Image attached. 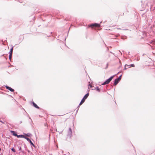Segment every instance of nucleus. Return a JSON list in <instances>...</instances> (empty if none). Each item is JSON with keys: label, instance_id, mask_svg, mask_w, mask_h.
I'll use <instances>...</instances> for the list:
<instances>
[{"label": "nucleus", "instance_id": "f257e3e1", "mask_svg": "<svg viewBox=\"0 0 155 155\" xmlns=\"http://www.w3.org/2000/svg\"><path fill=\"white\" fill-rule=\"evenodd\" d=\"M100 24H97V23H94L92 24H91L88 25V28H99L100 27Z\"/></svg>", "mask_w": 155, "mask_h": 155}, {"label": "nucleus", "instance_id": "f03ea898", "mask_svg": "<svg viewBox=\"0 0 155 155\" xmlns=\"http://www.w3.org/2000/svg\"><path fill=\"white\" fill-rule=\"evenodd\" d=\"M114 77V76H112L110 78H109L106 81L104 82L102 84V85H104L105 84H109L110 82L112 80Z\"/></svg>", "mask_w": 155, "mask_h": 155}, {"label": "nucleus", "instance_id": "7ed1b4c3", "mask_svg": "<svg viewBox=\"0 0 155 155\" xmlns=\"http://www.w3.org/2000/svg\"><path fill=\"white\" fill-rule=\"evenodd\" d=\"M5 87L7 89L10 90L11 92H14V90L10 87L8 86H6Z\"/></svg>", "mask_w": 155, "mask_h": 155}, {"label": "nucleus", "instance_id": "20e7f679", "mask_svg": "<svg viewBox=\"0 0 155 155\" xmlns=\"http://www.w3.org/2000/svg\"><path fill=\"white\" fill-rule=\"evenodd\" d=\"M119 81L117 79H115L114 81V86L118 84Z\"/></svg>", "mask_w": 155, "mask_h": 155}, {"label": "nucleus", "instance_id": "39448f33", "mask_svg": "<svg viewBox=\"0 0 155 155\" xmlns=\"http://www.w3.org/2000/svg\"><path fill=\"white\" fill-rule=\"evenodd\" d=\"M10 132L14 136L17 137V134L15 133V132L14 131L11 130L10 131Z\"/></svg>", "mask_w": 155, "mask_h": 155}, {"label": "nucleus", "instance_id": "423d86ee", "mask_svg": "<svg viewBox=\"0 0 155 155\" xmlns=\"http://www.w3.org/2000/svg\"><path fill=\"white\" fill-rule=\"evenodd\" d=\"M33 105L36 108L38 109H39V107H38L37 105L34 102H33L32 103Z\"/></svg>", "mask_w": 155, "mask_h": 155}, {"label": "nucleus", "instance_id": "0eeeda50", "mask_svg": "<svg viewBox=\"0 0 155 155\" xmlns=\"http://www.w3.org/2000/svg\"><path fill=\"white\" fill-rule=\"evenodd\" d=\"M89 93H87V94L83 98H84V99L86 100L87 98V97H88V96H89Z\"/></svg>", "mask_w": 155, "mask_h": 155}, {"label": "nucleus", "instance_id": "6e6552de", "mask_svg": "<svg viewBox=\"0 0 155 155\" xmlns=\"http://www.w3.org/2000/svg\"><path fill=\"white\" fill-rule=\"evenodd\" d=\"M85 100V99H84V98H83V99L81 100V101L79 104V105H81L83 103H84Z\"/></svg>", "mask_w": 155, "mask_h": 155}, {"label": "nucleus", "instance_id": "1a4fd4ad", "mask_svg": "<svg viewBox=\"0 0 155 155\" xmlns=\"http://www.w3.org/2000/svg\"><path fill=\"white\" fill-rule=\"evenodd\" d=\"M17 137L18 138L21 137H24V136L23 135H17Z\"/></svg>", "mask_w": 155, "mask_h": 155}, {"label": "nucleus", "instance_id": "9d476101", "mask_svg": "<svg viewBox=\"0 0 155 155\" xmlns=\"http://www.w3.org/2000/svg\"><path fill=\"white\" fill-rule=\"evenodd\" d=\"M95 89H96L97 91L98 92L100 91V89L98 87H95Z\"/></svg>", "mask_w": 155, "mask_h": 155}, {"label": "nucleus", "instance_id": "9b49d317", "mask_svg": "<svg viewBox=\"0 0 155 155\" xmlns=\"http://www.w3.org/2000/svg\"><path fill=\"white\" fill-rule=\"evenodd\" d=\"M12 54H9V59L11 60L12 57Z\"/></svg>", "mask_w": 155, "mask_h": 155}, {"label": "nucleus", "instance_id": "f8f14e48", "mask_svg": "<svg viewBox=\"0 0 155 155\" xmlns=\"http://www.w3.org/2000/svg\"><path fill=\"white\" fill-rule=\"evenodd\" d=\"M13 48H12L11 49L10 51V54H12V51H13Z\"/></svg>", "mask_w": 155, "mask_h": 155}, {"label": "nucleus", "instance_id": "ddd939ff", "mask_svg": "<svg viewBox=\"0 0 155 155\" xmlns=\"http://www.w3.org/2000/svg\"><path fill=\"white\" fill-rule=\"evenodd\" d=\"M121 76H120L117 79L120 81L121 79Z\"/></svg>", "mask_w": 155, "mask_h": 155}, {"label": "nucleus", "instance_id": "4468645a", "mask_svg": "<svg viewBox=\"0 0 155 155\" xmlns=\"http://www.w3.org/2000/svg\"><path fill=\"white\" fill-rule=\"evenodd\" d=\"M30 143H31V144L33 146H35V145H34V144L32 142V141H31V140H30V141H29Z\"/></svg>", "mask_w": 155, "mask_h": 155}, {"label": "nucleus", "instance_id": "2eb2a0df", "mask_svg": "<svg viewBox=\"0 0 155 155\" xmlns=\"http://www.w3.org/2000/svg\"><path fill=\"white\" fill-rule=\"evenodd\" d=\"M25 138L28 141H30L31 140L28 138L27 137H25Z\"/></svg>", "mask_w": 155, "mask_h": 155}, {"label": "nucleus", "instance_id": "dca6fc26", "mask_svg": "<svg viewBox=\"0 0 155 155\" xmlns=\"http://www.w3.org/2000/svg\"><path fill=\"white\" fill-rule=\"evenodd\" d=\"M12 151H13L14 152H15L16 151L15 149L12 148L11 149Z\"/></svg>", "mask_w": 155, "mask_h": 155}, {"label": "nucleus", "instance_id": "f3484780", "mask_svg": "<svg viewBox=\"0 0 155 155\" xmlns=\"http://www.w3.org/2000/svg\"><path fill=\"white\" fill-rule=\"evenodd\" d=\"M131 67H135V65L134 64H131Z\"/></svg>", "mask_w": 155, "mask_h": 155}, {"label": "nucleus", "instance_id": "a211bd4d", "mask_svg": "<svg viewBox=\"0 0 155 155\" xmlns=\"http://www.w3.org/2000/svg\"><path fill=\"white\" fill-rule=\"evenodd\" d=\"M69 130L70 132L71 133V132H72V131H71V128H69Z\"/></svg>", "mask_w": 155, "mask_h": 155}, {"label": "nucleus", "instance_id": "6ab92c4d", "mask_svg": "<svg viewBox=\"0 0 155 155\" xmlns=\"http://www.w3.org/2000/svg\"><path fill=\"white\" fill-rule=\"evenodd\" d=\"M0 122L2 124H4V123L1 120H0Z\"/></svg>", "mask_w": 155, "mask_h": 155}, {"label": "nucleus", "instance_id": "aec40b11", "mask_svg": "<svg viewBox=\"0 0 155 155\" xmlns=\"http://www.w3.org/2000/svg\"><path fill=\"white\" fill-rule=\"evenodd\" d=\"M149 3H150V2H148L147 3L146 5L147 6H148V4Z\"/></svg>", "mask_w": 155, "mask_h": 155}, {"label": "nucleus", "instance_id": "412c9836", "mask_svg": "<svg viewBox=\"0 0 155 155\" xmlns=\"http://www.w3.org/2000/svg\"><path fill=\"white\" fill-rule=\"evenodd\" d=\"M127 66L128 67V65H127V64H126V65H125V67H126Z\"/></svg>", "mask_w": 155, "mask_h": 155}, {"label": "nucleus", "instance_id": "4be33fe9", "mask_svg": "<svg viewBox=\"0 0 155 155\" xmlns=\"http://www.w3.org/2000/svg\"><path fill=\"white\" fill-rule=\"evenodd\" d=\"M89 85H90V87H92L91 85V84H89Z\"/></svg>", "mask_w": 155, "mask_h": 155}]
</instances>
